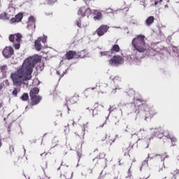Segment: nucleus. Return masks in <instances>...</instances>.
<instances>
[{"instance_id": "obj_1", "label": "nucleus", "mask_w": 179, "mask_h": 179, "mask_svg": "<svg viewBox=\"0 0 179 179\" xmlns=\"http://www.w3.org/2000/svg\"><path fill=\"white\" fill-rule=\"evenodd\" d=\"M41 60L40 56H32L24 59L22 65L16 71L11 73L10 79L14 86L26 85L27 80L31 79L33 69L37 62Z\"/></svg>"}, {"instance_id": "obj_2", "label": "nucleus", "mask_w": 179, "mask_h": 179, "mask_svg": "<svg viewBox=\"0 0 179 179\" xmlns=\"http://www.w3.org/2000/svg\"><path fill=\"white\" fill-rule=\"evenodd\" d=\"M131 45L138 52H145L149 50L148 45L145 43V36L143 35L136 36L131 41Z\"/></svg>"}, {"instance_id": "obj_3", "label": "nucleus", "mask_w": 179, "mask_h": 179, "mask_svg": "<svg viewBox=\"0 0 179 179\" xmlns=\"http://www.w3.org/2000/svg\"><path fill=\"white\" fill-rule=\"evenodd\" d=\"M124 64V57L120 55H115L109 60V65L111 66H118Z\"/></svg>"}, {"instance_id": "obj_4", "label": "nucleus", "mask_w": 179, "mask_h": 179, "mask_svg": "<svg viewBox=\"0 0 179 179\" xmlns=\"http://www.w3.org/2000/svg\"><path fill=\"white\" fill-rule=\"evenodd\" d=\"M41 43L43 44H45L47 43V38L45 36L43 37H38L37 40L35 41V49L36 51H40L41 48H43V45H41Z\"/></svg>"}, {"instance_id": "obj_5", "label": "nucleus", "mask_w": 179, "mask_h": 179, "mask_svg": "<svg viewBox=\"0 0 179 179\" xmlns=\"http://www.w3.org/2000/svg\"><path fill=\"white\" fill-rule=\"evenodd\" d=\"M90 13L91 12L89 8L83 6L78 9L77 15L80 16V17H85V16H87V17H89Z\"/></svg>"}, {"instance_id": "obj_6", "label": "nucleus", "mask_w": 179, "mask_h": 179, "mask_svg": "<svg viewBox=\"0 0 179 179\" xmlns=\"http://www.w3.org/2000/svg\"><path fill=\"white\" fill-rule=\"evenodd\" d=\"M8 10H10L11 13H3L0 14V19H1V20H9V19H10V16H13V14L15 13V8L10 7L8 8Z\"/></svg>"}, {"instance_id": "obj_7", "label": "nucleus", "mask_w": 179, "mask_h": 179, "mask_svg": "<svg viewBox=\"0 0 179 179\" xmlns=\"http://www.w3.org/2000/svg\"><path fill=\"white\" fill-rule=\"evenodd\" d=\"M110 29L109 26L107 25H101L96 29V34L101 37V36H104L108 29Z\"/></svg>"}, {"instance_id": "obj_8", "label": "nucleus", "mask_w": 179, "mask_h": 179, "mask_svg": "<svg viewBox=\"0 0 179 179\" xmlns=\"http://www.w3.org/2000/svg\"><path fill=\"white\" fill-rule=\"evenodd\" d=\"M2 54L5 58H10L13 55V48L10 46L6 47L3 50Z\"/></svg>"}, {"instance_id": "obj_9", "label": "nucleus", "mask_w": 179, "mask_h": 179, "mask_svg": "<svg viewBox=\"0 0 179 179\" xmlns=\"http://www.w3.org/2000/svg\"><path fill=\"white\" fill-rule=\"evenodd\" d=\"M9 40L11 43H20V41L22 40V34H11L10 35Z\"/></svg>"}, {"instance_id": "obj_10", "label": "nucleus", "mask_w": 179, "mask_h": 179, "mask_svg": "<svg viewBox=\"0 0 179 179\" xmlns=\"http://www.w3.org/2000/svg\"><path fill=\"white\" fill-rule=\"evenodd\" d=\"M40 101H41V97H40V96H35L31 97V106H37V104H38Z\"/></svg>"}, {"instance_id": "obj_11", "label": "nucleus", "mask_w": 179, "mask_h": 179, "mask_svg": "<svg viewBox=\"0 0 179 179\" xmlns=\"http://www.w3.org/2000/svg\"><path fill=\"white\" fill-rule=\"evenodd\" d=\"M93 15L94 20H95V22H99L103 19V14H101V13L99 12L98 10L94 11Z\"/></svg>"}, {"instance_id": "obj_12", "label": "nucleus", "mask_w": 179, "mask_h": 179, "mask_svg": "<svg viewBox=\"0 0 179 179\" xmlns=\"http://www.w3.org/2000/svg\"><path fill=\"white\" fill-rule=\"evenodd\" d=\"M113 82L115 83V90H117V89H121V78L120 77H115L113 78Z\"/></svg>"}, {"instance_id": "obj_13", "label": "nucleus", "mask_w": 179, "mask_h": 179, "mask_svg": "<svg viewBox=\"0 0 179 179\" xmlns=\"http://www.w3.org/2000/svg\"><path fill=\"white\" fill-rule=\"evenodd\" d=\"M66 57L67 59H72V58H78V53L75 51H69L66 53Z\"/></svg>"}, {"instance_id": "obj_14", "label": "nucleus", "mask_w": 179, "mask_h": 179, "mask_svg": "<svg viewBox=\"0 0 179 179\" xmlns=\"http://www.w3.org/2000/svg\"><path fill=\"white\" fill-rule=\"evenodd\" d=\"M40 92V90L37 87H34V89L31 90L29 96L30 97H34L36 96H38V92Z\"/></svg>"}, {"instance_id": "obj_15", "label": "nucleus", "mask_w": 179, "mask_h": 179, "mask_svg": "<svg viewBox=\"0 0 179 179\" xmlns=\"http://www.w3.org/2000/svg\"><path fill=\"white\" fill-rule=\"evenodd\" d=\"M154 22H155V17L150 16L145 20V24H146V26H150V24H152Z\"/></svg>"}, {"instance_id": "obj_16", "label": "nucleus", "mask_w": 179, "mask_h": 179, "mask_svg": "<svg viewBox=\"0 0 179 179\" xmlns=\"http://www.w3.org/2000/svg\"><path fill=\"white\" fill-rule=\"evenodd\" d=\"M78 58H85L86 57V50H82L76 52Z\"/></svg>"}, {"instance_id": "obj_17", "label": "nucleus", "mask_w": 179, "mask_h": 179, "mask_svg": "<svg viewBox=\"0 0 179 179\" xmlns=\"http://www.w3.org/2000/svg\"><path fill=\"white\" fill-rule=\"evenodd\" d=\"M110 51L111 52H120V46L118 45H113Z\"/></svg>"}, {"instance_id": "obj_18", "label": "nucleus", "mask_w": 179, "mask_h": 179, "mask_svg": "<svg viewBox=\"0 0 179 179\" xmlns=\"http://www.w3.org/2000/svg\"><path fill=\"white\" fill-rule=\"evenodd\" d=\"M15 19H17V23L22 22V19H23V14L22 13H18L15 15Z\"/></svg>"}, {"instance_id": "obj_19", "label": "nucleus", "mask_w": 179, "mask_h": 179, "mask_svg": "<svg viewBox=\"0 0 179 179\" xmlns=\"http://www.w3.org/2000/svg\"><path fill=\"white\" fill-rule=\"evenodd\" d=\"M21 100H22V101H27V100H29V94H23L21 96Z\"/></svg>"}, {"instance_id": "obj_20", "label": "nucleus", "mask_w": 179, "mask_h": 179, "mask_svg": "<svg viewBox=\"0 0 179 179\" xmlns=\"http://www.w3.org/2000/svg\"><path fill=\"white\" fill-rule=\"evenodd\" d=\"M13 47L15 48V50H19L20 48V42H13Z\"/></svg>"}, {"instance_id": "obj_21", "label": "nucleus", "mask_w": 179, "mask_h": 179, "mask_svg": "<svg viewBox=\"0 0 179 179\" xmlns=\"http://www.w3.org/2000/svg\"><path fill=\"white\" fill-rule=\"evenodd\" d=\"M167 138H169V139H171V141L172 142V145H173V146H174V144L173 143V142H177V138H176V137H173L170 135H168Z\"/></svg>"}, {"instance_id": "obj_22", "label": "nucleus", "mask_w": 179, "mask_h": 179, "mask_svg": "<svg viewBox=\"0 0 179 179\" xmlns=\"http://www.w3.org/2000/svg\"><path fill=\"white\" fill-rule=\"evenodd\" d=\"M76 101H78V99L76 98V96H73L70 99V102L71 104H75Z\"/></svg>"}, {"instance_id": "obj_23", "label": "nucleus", "mask_w": 179, "mask_h": 179, "mask_svg": "<svg viewBox=\"0 0 179 179\" xmlns=\"http://www.w3.org/2000/svg\"><path fill=\"white\" fill-rule=\"evenodd\" d=\"M101 57H103L104 55H110V52L104 51L100 52Z\"/></svg>"}, {"instance_id": "obj_24", "label": "nucleus", "mask_w": 179, "mask_h": 179, "mask_svg": "<svg viewBox=\"0 0 179 179\" xmlns=\"http://www.w3.org/2000/svg\"><path fill=\"white\" fill-rule=\"evenodd\" d=\"M6 69H8V67L6 65H3L1 67V71L3 73L6 72Z\"/></svg>"}, {"instance_id": "obj_25", "label": "nucleus", "mask_w": 179, "mask_h": 179, "mask_svg": "<svg viewBox=\"0 0 179 179\" xmlns=\"http://www.w3.org/2000/svg\"><path fill=\"white\" fill-rule=\"evenodd\" d=\"M10 23H17V20L16 19V17H15L14 18H11L10 20Z\"/></svg>"}, {"instance_id": "obj_26", "label": "nucleus", "mask_w": 179, "mask_h": 179, "mask_svg": "<svg viewBox=\"0 0 179 179\" xmlns=\"http://www.w3.org/2000/svg\"><path fill=\"white\" fill-rule=\"evenodd\" d=\"M13 96H17V89H14V90L12 92Z\"/></svg>"}, {"instance_id": "obj_27", "label": "nucleus", "mask_w": 179, "mask_h": 179, "mask_svg": "<svg viewBox=\"0 0 179 179\" xmlns=\"http://www.w3.org/2000/svg\"><path fill=\"white\" fill-rule=\"evenodd\" d=\"M145 111H150V108L148 105H144Z\"/></svg>"}, {"instance_id": "obj_28", "label": "nucleus", "mask_w": 179, "mask_h": 179, "mask_svg": "<svg viewBox=\"0 0 179 179\" xmlns=\"http://www.w3.org/2000/svg\"><path fill=\"white\" fill-rule=\"evenodd\" d=\"M34 20H35L34 17L31 16L29 17V22H31L33 23L34 22Z\"/></svg>"}, {"instance_id": "obj_29", "label": "nucleus", "mask_w": 179, "mask_h": 179, "mask_svg": "<svg viewBox=\"0 0 179 179\" xmlns=\"http://www.w3.org/2000/svg\"><path fill=\"white\" fill-rule=\"evenodd\" d=\"M5 87V84L3 83H0V90H2V89Z\"/></svg>"}, {"instance_id": "obj_30", "label": "nucleus", "mask_w": 179, "mask_h": 179, "mask_svg": "<svg viewBox=\"0 0 179 179\" xmlns=\"http://www.w3.org/2000/svg\"><path fill=\"white\" fill-rule=\"evenodd\" d=\"M57 0H49L48 3L51 4V3H55V2H56Z\"/></svg>"}, {"instance_id": "obj_31", "label": "nucleus", "mask_w": 179, "mask_h": 179, "mask_svg": "<svg viewBox=\"0 0 179 179\" xmlns=\"http://www.w3.org/2000/svg\"><path fill=\"white\" fill-rule=\"evenodd\" d=\"M87 127L86 126V124H84L83 125V132H85V131H86V128H87Z\"/></svg>"}, {"instance_id": "obj_32", "label": "nucleus", "mask_w": 179, "mask_h": 179, "mask_svg": "<svg viewBox=\"0 0 179 179\" xmlns=\"http://www.w3.org/2000/svg\"><path fill=\"white\" fill-rule=\"evenodd\" d=\"M45 14L46 16H51V15H52V13H45Z\"/></svg>"}, {"instance_id": "obj_33", "label": "nucleus", "mask_w": 179, "mask_h": 179, "mask_svg": "<svg viewBox=\"0 0 179 179\" xmlns=\"http://www.w3.org/2000/svg\"><path fill=\"white\" fill-rule=\"evenodd\" d=\"M140 132H141V134H145V129H141Z\"/></svg>"}, {"instance_id": "obj_34", "label": "nucleus", "mask_w": 179, "mask_h": 179, "mask_svg": "<svg viewBox=\"0 0 179 179\" xmlns=\"http://www.w3.org/2000/svg\"><path fill=\"white\" fill-rule=\"evenodd\" d=\"M163 169H166V166H164V165H163L162 169H159V171H163Z\"/></svg>"}, {"instance_id": "obj_35", "label": "nucleus", "mask_w": 179, "mask_h": 179, "mask_svg": "<svg viewBox=\"0 0 179 179\" xmlns=\"http://www.w3.org/2000/svg\"><path fill=\"white\" fill-rule=\"evenodd\" d=\"M173 174H179V169H176Z\"/></svg>"}, {"instance_id": "obj_36", "label": "nucleus", "mask_w": 179, "mask_h": 179, "mask_svg": "<svg viewBox=\"0 0 179 179\" xmlns=\"http://www.w3.org/2000/svg\"><path fill=\"white\" fill-rule=\"evenodd\" d=\"M76 24L78 27H80V23H79V21L76 22Z\"/></svg>"}, {"instance_id": "obj_37", "label": "nucleus", "mask_w": 179, "mask_h": 179, "mask_svg": "<svg viewBox=\"0 0 179 179\" xmlns=\"http://www.w3.org/2000/svg\"><path fill=\"white\" fill-rule=\"evenodd\" d=\"M110 141H112V142H114L115 141V138H110Z\"/></svg>"}, {"instance_id": "obj_38", "label": "nucleus", "mask_w": 179, "mask_h": 179, "mask_svg": "<svg viewBox=\"0 0 179 179\" xmlns=\"http://www.w3.org/2000/svg\"><path fill=\"white\" fill-rule=\"evenodd\" d=\"M157 3H159V1H155V5H157Z\"/></svg>"}, {"instance_id": "obj_39", "label": "nucleus", "mask_w": 179, "mask_h": 179, "mask_svg": "<svg viewBox=\"0 0 179 179\" xmlns=\"http://www.w3.org/2000/svg\"><path fill=\"white\" fill-rule=\"evenodd\" d=\"M57 75H61V72L60 71H57Z\"/></svg>"}, {"instance_id": "obj_40", "label": "nucleus", "mask_w": 179, "mask_h": 179, "mask_svg": "<svg viewBox=\"0 0 179 179\" xmlns=\"http://www.w3.org/2000/svg\"><path fill=\"white\" fill-rule=\"evenodd\" d=\"M105 124H106V121L104 122V123L102 125H101V127H103Z\"/></svg>"}, {"instance_id": "obj_41", "label": "nucleus", "mask_w": 179, "mask_h": 179, "mask_svg": "<svg viewBox=\"0 0 179 179\" xmlns=\"http://www.w3.org/2000/svg\"><path fill=\"white\" fill-rule=\"evenodd\" d=\"M2 146V141L0 140V148Z\"/></svg>"}, {"instance_id": "obj_42", "label": "nucleus", "mask_w": 179, "mask_h": 179, "mask_svg": "<svg viewBox=\"0 0 179 179\" xmlns=\"http://www.w3.org/2000/svg\"><path fill=\"white\" fill-rule=\"evenodd\" d=\"M168 156H166L165 158H164V160H166V159H168Z\"/></svg>"}, {"instance_id": "obj_43", "label": "nucleus", "mask_w": 179, "mask_h": 179, "mask_svg": "<svg viewBox=\"0 0 179 179\" xmlns=\"http://www.w3.org/2000/svg\"><path fill=\"white\" fill-rule=\"evenodd\" d=\"M109 111H110V113H111V111H113V110H111V106H110Z\"/></svg>"}, {"instance_id": "obj_44", "label": "nucleus", "mask_w": 179, "mask_h": 179, "mask_svg": "<svg viewBox=\"0 0 179 179\" xmlns=\"http://www.w3.org/2000/svg\"><path fill=\"white\" fill-rule=\"evenodd\" d=\"M143 163L144 164H148V162L146 161H145Z\"/></svg>"}, {"instance_id": "obj_45", "label": "nucleus", "mask_w": 179, "mask_h": 179, "mask_svg": "<svg viewBox=\"0 0 179 179\" xmlns=\"http://www.w3.org/2000/svg\"><path fill=\"white\" fill-rule=\"evenodd\" d=\"M64 73H65L64 72H62V76H64Z\"/></svg>"}, {"instance_id": "obj_46", "label": "nucleus", "mask_w": 179, "mask_h": 179, "mask_svg": "<svg viewBox=\"0 0 179 179\" xmlns=\"http://www.w3.org/2000/svg\"><path fill=\"white\" fill-rule=\"evenodd\" d=\"M2 107V103H0V108Z\"/></svg>"}, {"instance_id": "obj_47", "label": "nucleus", "mask_w": 179, "mask_h": 179, "mask_svg": "<svg viewBox=\"0 0 179 179\" xmlns=\"http://www.w3.org/2000/svg\"><path fill=\"white\" fill-rule=\"evenodd\" d=\"M91 89H92V90H94V88H93V87H92V88H91Z\"/></svg>"}, {"instance_id": "obj_48", "label": "nucleus", "mask_w": 179, "mask_h": 179, "mask_svg": "<svg viewBox=\"0 0 179 179\" xmlns=\"http://www.w3.org/2000/svg\"><path fill=\"white\" fill-rule=\"evenodd\" d=\"M148 141H150V138H148Z\"/></svg>"}, {"instance_id": "obj_49", "label": "nucleus", "mask_w": 179, "mask_h": 179, "mask_svg": "<svg viewBox=\"0 0 179 179\" xmlns=\"http://www.w3.org/2000/svg\"><path fill=\"white\" fill-rule=\"evenodd\" d=\"M24 151L26 152V149L24 148Z\"/></svg>"}, {"instance_id": "obj_50", "label": "nucleus", "mask_w": 179, "mask_h": 179, "mask_svg": "<svg viewBox=\"0 0 179 179\" xmlns=\"http://www.w3.org/2000/svg\"><path fill=\"white\" fill-rule=\"evenodd\" d=\"M162 1H163V0H159L160 2H162Z\"/></svg>"}, {"instance_id": "obj_51", "label": "nucleus", "mask_w": 179, "mask_h": 179, "mask_svg": "<svg viewBox=\"0 0 179 179\" xmlns=\"http://www.w3.org/2000/svg\"><path fill=\"white\" fill-rule=\"evenodd\" d=\"M0 6H1V1H0Z\"/></svg>"}, {"instance_id": "obj_52", "label": "nucleus", "mask_w": 179, "mask_h": 179, "mask_svg": "<svg viewBox=\"0 0 179 179\" xmlns=\"http://www.w3.org/2000/svg\"><path fill=\"white\" fill-rule=\"evenodd\" d=\"M115 136L117 137V135H115Z\"/></svg>"}]
</instances>
